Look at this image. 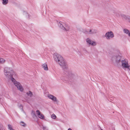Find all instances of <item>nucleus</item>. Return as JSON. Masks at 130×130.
Segmentation results:
<instances>
[{
	"label": "nucleus",
	"mask_w": 130,
	"mask_h": 130,
	"mask_svg": "<svg viewBox=\"0 0 130 130\" xmlns=\"http://www.w3.org/2000/svg\"><path fill=\"white\" fill-rule=\"evenodd\" d=\"M47 96L48 98L53 101H57L56 98L52 95L49 94Z\"/></svg>",
	"instance_id": "nucleus-11"
},
{
	"label": "nucleus",
	"mask_w": 130,
	"mask_h": 130,
	"mask_svg": "<svg viewBox=\"0 0 130 130\" xmlns=\"http://www.w3.org/2000/svg\"><path fill=\"white\" fill-rule=\"evenodd\" d=\"M87 43L90 45L94 46L96 44V43L93 41H91V40L89 38H87L86 39Z\"/></svg>",
	"instance_id": "nucleus-7"
},
{
	"label": "nucleus",
	"mask_w": 130,
	"mask_h": 130,
	"mask_svg": "<svg viewBox=\"0 0 130 130\" xmlns=\"http://www.w3.org/2000/svg\"><path fill=\"white\" fill-rule=\"evenodd\" d=\"M0 130H5L2 124L0 123Z\"/></svg>",
	"instance_id": "nucleus-20"
},
{
	"label": "nucleus",
	"mask_w": 130,
	"mask_h": 130,
	"mask_svg": "<svg viewBox=\"0 0 130 130\" xmlns=\"http://www.w3.org/2000/svg\"><path fill=\"white\" fill-rule=\"evenodd\" d=\"M4 72L5 75L7 77L11 79V81L17 87L18 89L20 91L22 92L24 90L23 87L20 83L16 81L12 77V74L13 72V71L12 69L8 67H5L4 69Z\"/></svg>",
	"instance_id": "nucleus-1"
},
{
	"label": "nucleus",
	"mask_w": 130,
	"mask_h": 130,
	"mask_svg": "<svg viewBox=\"0 0 130 130\" xmlns=\"http://www.w3.org/2000/svg\"><path fill=\"white\" fill-rule=\"evenodd\" d=\"M121 62L122 66L123 68H126L129 73L130 75V66L128 63V61L126 59H123L122 58L121 60L120 61Z\"/></svg>",
	"instance_id": "nucleus-5"
},
{
	"label": "nucleus",
	"mask_w": 130,
	"mask_h": 130,
	"mask_svg": "<svg viewBox=\"0 0 130 130\" xmlns=\"http://www.w3.org/2000/svg\"><path fill=\"white\" fill-rule=\"evenodd\" d=\"M57 22L58 26L62 29L63 28H64V26L62 24V22H60L59 21H57Z\"/></svg>",
	"instance_id": "nucleus-12"
},
{
	"label": "nucleus",
	"mask_w": 130,
	"mask_h": 130,
	"mask_svg": "<svg viewBox=\"0 0 130 130\" xmlns=\"http://www.w3.org/2000/svg\"><path fill=\"white\" fill-rule=\"evenodd\" d=\"M105 37L107 39H109L110 38H112L113 37L114 35L112 31H110L106 33Z\"/></svg>",
	"instance_id": "nucleus-6"
},
{
	"label": "nucleus",
	"mask_w": 130,
	"mask_h": 130,
	"mask_svg": "<svg viewBox=\"0 0 130 130\" xmlns=\"http://www.w3.org/2000/svg\"><path fill=\"white\" fill-rule=\"evenodd\" d=\"M36 113L37 114L38 117L41 119L44 120V115L40 113V112L38 110H37L36 111Z\"/></svg>",
	"instance_id": "nucleus-8"
},
{
	"label": "nucleus",
	"mask_w": 130,
	"mask_h": 130,
	"mask_svg": "<svg viewBox=\"0 0 130 130\" xmlns=\"http://www.w3.org/2000/svg\"><path fill=\"white\" fill-rule=\"evenodd\" d=\"M42 68L45 70H47L48 68L47 67V65L46 63H44L42 65Z\"/></svg>",
	"instance_id": "nucleus-13"
},
{
	"label": "nucleus",
	"mask_w": 130,
	"mask_h": 130,
	"mask_svg": "<svg viewBox=\"0 0 130 130\" xmlns=\"http://www.w3.org/2000/svg\"><path fill=\"white\" fill-rule=\"evenodd\" d=\"M53 57L55 61L57 62L63 69L67 70V66L66 62L61 56L57 54H54L53 55Z\"/></svg>",
	"instance_id": "nucleus-2"
},
{
	"label": "nucleus",
	"mask_w": 130,
	"mask_h": 130,
	"mask_svg": "<svg viewBox=\"0 0 130 130\" xmlns=\"http://www.w3.org/2000/svg\"><path fill=\"white\" fill-rule=\"evenodd\" d=\"M42 128L43 130H48V129L45 126H43Z\"/></svg>",
	"instance_id": "nucleus-24"
},
{
	"label": "nucleus",
	"mask_w": 130,
	"mask_h": 130,
	"mask_svg": "<svg viewBox=\"0 0 130 130\" xmlns=\"http://www.w3.org/2000/svg\"><path fill=\"white\" fill-rule=\"evenodd\" d=\"M123 31L126 34H128V36L130 37V32L128 30L126 29H125L123 30Z\"/></svg>",
	"instance_id": "nucleus-15"
},
{
	"label": "nucleus",
	"mask_w": 130,
	"mask_h": 130,
	"mask_svg": "<svg viewBox=\"0 0 130 130\" xmlns=\"http://www.w3.org/2000/svg\"><path fill=\"white\" fill-rule=\"evenodd\" d=\"M83 52H84V53H87V51H86V50L84 48L83 49Z\"/></svg>",
	"instance_id": "nucleus-23"
},
{
	"label": "nucleus",
	"mask_w": 130,
	"mask_h": 130,
	"mask_svg": "<svg viewBox=\"0 0 130 130\" xmlns=\"http://www.w3.org/2000/svg\"><path fill=\"white\" fill-rule=\"evenodd\" d=\"M26 94L28 96L31 97L32 96L33 94L30 91H29L26 93Z\"/></svg>",
	"instance_id": "nucleus-14"
},
{
	"label": "nucleus",
	"mask_w": 130,
	"mask_h": 130,
	"mask_svg": "<svg viewBox=\"0 0 130 130\" xmlns=\"http://www.w3.org/2000/svg\"><path fill=\"white\" fill-rule=\"evenodd\" d=\"M51 117L53 119H55L56 118V117L54 114H53L51 115Z\"/></svg>",
	"instance_id": "nucleus-22"
},
{
	"label": "nucleus",
	"mask_w": 130,
	"mask_h": 130,
	"mask_svg": "<svg viewBox=\"0 0 130 130\" xmlns=\"http://www.w3.org/2000/svg\"><path fill=\"white\" fill-rule=\"evenodd\" d=\"M8 129L9 130H14V129H13L12 128V126L10 124H8Z\"/></svg>",
	"instance_id": "nucleus-19"
},
{
	"label": "nucleus",
	"mask_w": 130,
	"mask_h": 130,
	"mask_svg": "<svg viewBox=\"0 0 130 130\" xmlns=\"http://www.w3.org/2000/svg\"><path fill=\"white\" fill-rule=\"evenodd\" d=\"M65 73L67 76V77H62L61 79L63 81H65L66 83H69V82H72L73 81L75 77V75L72 72L69 71H66Z\"/></svg>",
	"instance_id": "nucleus-3"
},
{
	"label": "nucleus",
	"mask_w": 130,
	"mask_h": 130,
	"mask_svg": "<svg viewBox=\"0 0 130 130\" xmlns=\"http://www.w3.org/2000/svg\"><path fill=\"white\" fill-rule=\"evenodd\" d=\"M5 61V60L2 58H0V63H3Z\"/></svg>",
	"instance_id": "nucleus-21"
},
{
	"label": "nucleus",
	"mask_w": 130,
	"mask_h": 130,
	"mask_svg": "<svg viewBox=\"0 0 130 130\" xmlns=\"http://www.w3.org/2000/svg\"><path fill=\"white\" fill-rule=\"evenodd\" d=\"M96 30L92 29L86 30L85 31V33L86 34H93L96 33Z\"/></svg>",
	"instance_id": "nucleus-9"
},
{
	"label": "nucleus",
	"mask_w": 130,
	"mask_h": 130,
	"mask_svg": "<svg viewBox=\"0 0 130 130\" xmlns=\"http://www.w3.org/2000/svg\"><path fill=\"white\" fill-rule=\"evenodd\" d=\"M2 1L3 5H6L8 3V0H2Z\"/></svg>",
	"instance_id": "nucleus-17"
},
{
	"label": "nucleus",
	"mask_w": 130,
	"mask_h": 130,
	"mask_svg": "<svg viewBox=\"0 0 130 130\" xmlns=\"http://www.w3.org/2000/svg\"><path fill=\"white\" fill-rule=\"evenodd\" d=\"M113 13H115V12H113Z\"/></svg>",
	"instance_id": "nucleus-27"
},
{
	"label": "nucleus",
	"mask_w": 130,
	"mask_h": 130,
	"mask_svg": "<svg viewBox=\"0 0 130 130\" xmlns=\"http://www.w3.org/2000/svg\"><path fill=\"white\" fill-rule=\"evenodd\" d=\"M64 28H63V29L66 31H71L72 30V29L71 28V27L67 24L65 25V26H64Z\"/></svg>",
	"instance_id": "nucleus-10"
},
{
	"label": "nucleus",
	"mask_w": 130,
	"mask_h": 130,
	"mask_svg": "<svg viewBox=\"0 0 130 130\" xmlns=\"http://www.w3.org/2000/svg\"><path fill=\"white\" fill-rule=\"evenodd\" d=\"M21 107H22V108L21 109H23V107H22V106H21Z\"/></svg>",
	"instance_id": "nucleus-26"
},
{
	"label": "nucleus",
	"mask_w": 130,
	"mask_h": 130,
	"mask_svg": "<svg viewBox=\"0 0 130 130\" xmlns=\"http://www.w3.org/2000/svg\"><path fill=\"white\" fill-rule=\"evenodd\" d=\"M20 124L21 125L25 127L26 126V124L23 121H21L20 122Z\"/></svg>",
	"instance_id": "nucleus-18"
},
{
	"label": "nucleus",
	"mask_w": 130,
	"mask_h": 130,
	"mask_svg": "<svg viewBox=\"0 0 130 130\" xmlns=\"http://www.w3.org/2000/svg\"><path fill=\"white\" fill-rule=\"evenodd\" d=\"M68 130H72V129L70 128H69Z\"/></svg>",
	"instance_id": "nucleus-25"
},
{
	"label": "nucleus",
	"mask_w": 130,
	"mask_h": 130,
	"mask_svg": "<svg viewBox=\"0 0 130 130\" xmlns=\"http://www.w3.org/2000/svg\"><path fill=\"white\" fill-rule=\"evenodd\" d=\"M122 58V57L118 54H114L112 55L111 60L112 63L118 64L120 62Z\"/></svg>",
	"instance_id": "nucleus-4"
},
{
	"label": "nucleus",
	"mask_w": 130,
	"mask_h": 130,
	"mask_svg": "<svg viewBox=\"0 0 130 130\" xmlns=\"http://www.w3.org/2000/svg\"><path fill=\"white\" fill-rule=\"evenodd\" d=\"M31 115L33 118L37 117V116L36 115L35 112V111L33 110H32Z\"/></svg>",
	"instance_id": "nucleus-16"
}]
</instances>
